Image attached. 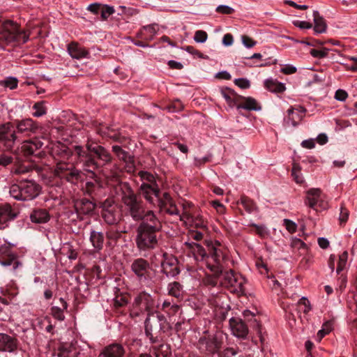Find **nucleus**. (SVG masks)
<instances>
[{
  "instance_id": "864d4df0",
  "label": "nucleus",
  "mask_w": 357,
  "mask_h": 357,
  "mask_svg": "<svg viewBox=\"0 0 357 357\" xmlns=\"http://www.w3.org/2000/svg\"><path fill=\"white\" fill-rule=\"evenodd\" d=\"M310 54L314 57V58H324L328 54V50L324 49V50H316V49H312L310 52Z\"/></svg>"
},
{
  "instance_id": "ea45409f",
  "label": "nucleus",
  "mask_w": 357,
  "mask_h": 357,
  "mask_svg": "<svg viewBox=\"0 0 357 357\" xmlns=\"http://www.w3.org/2000/svg\"><path fill=\"white\" fill-rule=\"evenodd\" d=\"M298 310L301 312H308L312 310L310 301L305 297H302L297 303Z\"/></svg>"
},
{
  "instance_id": "0e129e2a",
  "label": "nucleus",
  "mask_w": 357,
  "mask_h": 357,
  "mask_svg": "<svg viewBox=\"0 0 357 357\" xmlns=\"http://www.w3.org/2000/svg\"><path fill=\"white\" fill-rule=\"evenodd\" d=\"M188 236L190 239L199 241L203 238L204 235L202 231L191 230L189 231Z\"/></svg>"
},
{
  "instance_id": "5fc2aeb1",
  "label": "nucleus",
  "mask_w": 357,
  "mask_h": 357,
  "mask_svg": "<svg viewBox=\"0 0 357 357\" xmlns=\"http://www.w3.org/2000/svg\"><path fill=\"white\" fill-rule=\"evenodd\" d=\"M234 83L241 89H248L250 86V81L245 78L236 79Z\"/></svg>"
},
{
  "instance_id": "7ed1b4c3",
  "label": "nucleus",
  "mask_w": 357,
  "mask_h": 357,
  "mask_svg": "<svg viewBox=\"0 0 357 357\" xmlns=\"http://www.w3.org/2000/svg\"><path fill=\"white\" fill-rule=\"evenodd\" d=\"M74 153L77 156L78 161L82 163L84 170L91 173H94L101 167V165L96 161L93 154L102 161L103 165L112 160L111 154L103 146L93 142H87L86 150L82 146H75Z\"/></svg>"
},
{
  "instance_id": "79ce46f5",
  "label": "nucleus",
  "mask_w": 357,
  "mask_h": 357,
  "mask_svg": "<svg viewBox=\"0 0 357 357\" xmlns=\"http://www.w3.org/2000/svg\"><path fill=\"white\" fill-rule=\"evenodd\" d=\"M33 109H35V112L33 113V116L35 117H40L46 114L47 109L45 106V102L40 101L34 104Z\"/></svg>"
},
{
  "instance_id": "a19ab883",
  "label": "nucleus",
  "mask_w": 357,
  "mask_h": 357,
  "mask_svg": "<svg viewBox=\"0 0 357 357\" xmlns=\"http://www.w3.org/2000/svg\"><path fill=\"white\" fill-rule=\"evenodd\" d=\"M18 80L13 77H8L4 80H0V86L8 88L11 90L17 87Z\"/></svg>"
},
{
  "instance_id": "473e14b6",
  "label": "nucleus",
  "mask_w": 357,
  "mask_h": 357,
  "mask_svg": "<svg viewBox=\"0 0 357 357\" xmlns=\"http://www.w3.org/2000/svg\"><path fill=\"white\" fill-rule=\"evenodd\" d=\"M265 87L273 93H282L285 91V85L274 79H268L264 82Z\"/></svg>"
},
{
  "instance_id": "4c0bfd02",
  "label": "nucleus",
  "mask_w": 357,
  "mask_h": 357,
  "mask_svg": "<svg viewBox=\"0 0 357 357\" xmlns=\"http://www.w3.org/2000/svg\"><path fill=\"white\" fill-rule=\"evenodd\" d=\"M291 176L294 178V180L297 183H303L304 181L303 176L301 174V167L297 163H294L292 169H291Z\"/></svg>"
},
{
  "instance_id": "b1692460",
  "label": "nucleus",
  "mask_w": 357,
  "mask_h": 357,
  "mask_svg": "<svg viewBox=\"0 0 357 357\" xmlns=\"http://www.w3.org/2000/svg\"><path fill=\"white\" fill-rule=\"evenodd\" d=\"M125 350L122 345L114 343L112 344L102 350L100 353V357H122Z\"/></svg>"
},
{
  "instance_id": "680f3d73",
  "label": "nucleus",
  "mask_w": 357,
  "mask_h": 357,
  "mask_svg": "<svg viewBox=\"0 0 357 357\" xmlns=\"http://www.w3.org/2000/svg\"><path fill=\"white\" fill-rule=\"evenodd\" d=\"M125 169L128 173L134 172L135 169V162L133 157L130 158V160H126L125 162Z\"/></svg>"
},
{
  "instance_id": "37998d69",
  "label": "nucleus",
  "mask_w": 357,
  "mask_h": 357,
  "mask_svg": "<svg viewBox=\"0 0 357 357\" xmlns=\"http://www.w3.org/2000/svg\"><path fill=\"white\" fill-rule=\"evenodd\" d=\"M114 12L115 10L113 6L102 4L100 10V17L102 20H107L110 15L114 13Z\"/></svg>"
},
{
  "instance_id": "e433bc0d",
  "label": "nucleus",
  "mask_w": 357,
  "mask_h": 357,
  "mask_svg": "<svg viewBox=\"0 0 357 357\" xmlns=\"http://www.w3.org/2000/svg\"><path fill=\"white\" fill-rule=\"evenodd\" d=\"M112 151L116 154L118 158L125 162L126 160H129L131 156L128 152L123 150L120 146L114 145L112 146Z\"/></svg>"
},
{
  "instance_id": "9b49d317",
  "label": "nucleus",
  "mask_w": 357,
  "mask_h": 357,
  "mask_svg": "<svg viewBox=\"0 0 357 357\" xmlns=\"http://www.w3.org/2000/svg\"><path fill=\"white\" fill-rule=\"evenodd\" d=\"M161 267L162 273L167 277H175L180 272L177 259L166 252L162 254Z\"/></svg>"
},
{
  "instance_id": "09e8293b",
  "label": "nucleus",
  "mask_w": 357,
  "mask_h": 357,
  "mask_svg": "<svg viewBox=\"0 0 357 357\" xmlns=\"http://www.w3.org/2000/svg\"><path fill=\"white\" fill-rule=\"evenodd\" d=\"M213 275H208L206 277V278L204 280V282L206 285H210L212 287H215L218 283V277L222 273L215 274V273H213Z\"/></svg>"
},
{
  "instance_id": "49530a36",
  "label": "nucleus",
  "mask_w": 357,
  "mask_h": 357,
  "mask_svg": "<svg viewBox=\"0 0 357 357\" xmlns=\"http://www.w3.org/2000/svg\"><path fill=\"white\" fill-rule=\"evenodd\" d=\"M348 259V252L347 251L343 252L339 257L338 264L336 272L339 274L346 266Z\"/></svg>"
},
{
  "instance_id": "a18cd8bd",
  "label": "nucleus",
  "mask_w": 357,
  "mask_h": 357,
  "mask_svg": "<svg viewBox=\"0 0 357 357\" xmlns=\"http://www.w3.org/2000/svg\"><path fill=\"white\" fill-rule=\"evenodd\" d=\"M139 176L142 183L156 184L155 177L153 174L148 172L141 171L139 172Z\"/></svg>"
},
{
  "instance_id": "0eeeda50",
  "label": "nucleus",
  "mask_w": 357,
  "mask_h": 357,
  "mask_svg": "<svg viewBox=\"0 0 357 357\" xmlns=\"http://www.w3.org/2000/svg\"><path fill=\"white\" fill-rule=\"evenodd\" d=\"M224 344V336L220 332L214 333L206 331L200 337L197 347L200 351L206 356H213L217 354L222 348Z\"/></svg>"
},
{
  "instance_id": "ddd939ff",
  "label": "nucleus",
  "mask_w": 357,
  "mask_h": 357,
  "mask_svg": "<svg viewBox=\"0 0 357 357\" xmlns=\"http://www.w3.org/2000/svg\"><path fill=\"white\" fill-rule=\"evenodd\" d=\"M0 264L3 266L13 265V271L22 266V263L17 259L16 255L12 252L10 248L6 245L0 247Z\"/></svg>"
},
{
  "instance_id": "6e6d98bb",
  "label": "nucleus",
  "mask_w": 357,
  "mask_h": 357,
  "mask_svg": "<svg viewBox=\"0 0 357 357\" xmlns=\"http://www.w3.org/2000/svg\"><path fill=\"white\" fill-rule=\"evenodd\" d=\"M102 5L100 3H93L88 6L87 10L93 14L98 15L100 13Z\"/></svg>"
},
{
  "instance_id": "8fccbe9b",
  "label": "nucleus",
  "mask_w": 357,
  "mask_h": 357,
  "mask_svg": "<svg viewBox=\"0 0 357 357\" xmlns=\"http://www.w3.org/2000/svg\"><path fill=\"white\" fill-rule=\"evenodd\" d=\"M208 38V34L206 31L202 30H198L195 31L194 36V40L197 43H203L206 41Z\"/></svg>"
},
{
  "instance_id": "de8ad7c7",
  "label": "nucleus",
  "mask_w": 357,
  "mask_h": 357,
  "mask_svg": "<svg viewBox=\"0 0 357 357\" xmlns=\"http://www.w3.org/2000/svg\"><path fill=\"white\" fill-rule=\"evenodd\" d=\"M333 320H328L326 321L322 327V329L318 332V335H320L321 337H324L326 334L329 333L333 329Z\"/></svg>"
},
{
  "instance_id": "f704fd0d",
  "label": "nucleus",
  "mask_w": 357,
  "mask_h": 357,
  "mask_svg": "<svg viewBox=\"0 0 357 357\" xmlns=\"http://www.w3.org/2000/svg\"><path fill=\"white\" fill-rule=\"evenodd\" d=\"M239 202L242 204L245 210L249 213L258 211V207L256 203L248 197L242 196Z\"/></svg>"
},
{
  "instance_id": "9d476101",
  "label": "nucleus",
  "mask_w": 357,
  "mask_h": 357,
  "mask_svg": "<svg viewBox=\"0 0 357 357\" xmlns=\"http://www.w3.org/2000/svg\"><path fill=\"white\" fill-rule=\"evenodd\" d=\"M17 139L14 123L8 122L0 125V147L11 150Z\"/></svg>"
},
{
  "instance_id": "6e6552de",
  "label": "nucleus",
  "mask_w": 357,
  "mask_h": 357,
  "mask_svg": "<svg viewBox=\"0 0 357 357\" xmlns=\"http://www.w3.org/2000/svg\"><path fill=\"white\" fill-rule=\"evenodd\" d=\"M222 278L220 283L222 286L227 288L230 291L243 294L245 293V284L246 280L240 274L235 273L232 270L222 273Z\"/></svg>"
},
{
  "instance_id": "f8f14e48",
  "label": "nucleus",
  "mask_w": 357,
  "mask_h": 357,
  "mask_svg": "<svg viewBox=\"0 0 357 357\" xmlns=\"http://www.w3.org/2000/svg\"><path fill=\"white\" fill-rule=\"evenodd\" d=\"M55 175L61 178H64L69 182H73L77 180L79 177V171L74 168L73 165H70L65 162H59L57 164L55 170Z\"/></svg>"
},
{
  "instance_id": "c85d7f7f",
  "label": "nucleus",
  "mask_w": 357,
  "mask_h": 357,
  "mask_svg": "<svg viewBox=\"0 0 357 357\" xmlns=\"http://www.w3.org/2000/svg\"><path fill=\"white\" fill-rule=\"evenodd\" d=\"M321 197V190L319 188H312L307 192L305 203L309 207L315 209V206Z\"/></svg>"
},
{
  "instance_id": "69168bd1",
  "label": "nucleus",
  "mask_w": 357,
  "mask_h": 357,
  "mask_svg": "<svg viewBox=\"0 0 357 357\" xmlns=\"http://www.w3.org/2000/svg\"><path fill=\"white\" fill-rule=\"evenodd\" d=\"M284 225L286 227V229L289 232L294 233V232L296 231V228H297V225H296L295 222H294L293 221H291L290 220L284 219Z\"/></svg>"
},
{
  "instance_id": "1a4fd4ad",
  "label": "nucleus",
  "mask_w": 357,
  "mask_h": 357,
  "mask_svg": "<svg viewBox=\"0 0 357 357\" xmlns=\"http://www.w3.org/2000/svg\"><path fill=\"white\" fill-rule=\"evenodd\" d=\"M102 217L110 225L118 224L121 219V211L112 198L106 199L102 204Z\"/></svg>"
},
{
  "instance_id": "aec40b11",
  "label": "nucleus",
  "mask_w": 357,
  "mask_h": 357,
  "mask_svg": "<svg viewBox=\"0 0 357 357\" xmlns=\"http://www.w3.org/2000/svg\"><path fill=\"white\" fill-rule=\"evenodd\" d=\"M135 304L139 306L140 310L153 312V301L151 296L146 293L143 292L139 294L135 299Z\"/></svg>"
},
{
  "instance_id": "20e7f679",
  "label": "nucleus",
  "mask_w": 357,
  "mask_h": 357,
  "mask_svg": "<svg viewBox=\"0 0 357 357\" xmlns=\"http://www.w3.org/2000/svg\"><path fill=\"white\" fill-rule=\"evenodd\" d=\"M29 32L20 29V26L11 20L0 22V43L12 47L26 43Z\"/></svg>"
},
{
  "instance_id": "58836bf2",
  "label": "nucleus",
  "mask_w": 357,
  "mask_h": 357,
  "mask_svg": "<svg viewBox=\"0 0 357 357\" xmlns=\"http://www.w3.org/2000/svg\"><path fill=\"white\" fill-rule=\"evenodd\" d=\"M121 236V231L116 229L110 228L106 231V237L108 240V244H111L112 242L116 243L120 238Z\"/></svg>"
},
{
  "instance_id": "a211bd4d",
  "label": "nucleus",
  "mask_w": 357,
  "mask_h": 357,
  "mask_svg": "<svg viewBox=\"0 0 357 357\" xmlns=\"http://www.w3.org/2000/svg\"><path fill=\"white\" fill-rule=\"evenodd\" d=\"M14 126L19 133L26 135L35 133L38 129L37 123L31 119L15 121Z\"/></svg>"
},
{
  "instance_id": "bf43d9fd",
  "label": "nucleus",
  "mask_w": 357,
  "mask_h": 357,
  "mask_svg": "<svg viewBox=\"0 0 357 357\" xmlns=\"http://www.w3.org/2000/svg\"><path fill=\"white\" fill-rule=\"evenodd\" d=\"M216 11L222 14H231L234 12V9L225 5H220L216 8Z\"/></svg>"
},
{
  "instance_id": "c9c22d12",
  "label": "nucleus",
  "mask_w": 357,
  "mask_h": 357,
  "mask_svg": "<svg viewBox=\"0 0 357 357\" xmlns=\"http://www.w3.org/2000/svg\"><path fill=\"white\" fill-rule=\"evenodd\" d=\"M168 293L175 298H180L183 295V289L180 283L174 282L168 285Z\"/></svg>"
},
{
  "instance_id": "f3484780",
  "label": "nucleus",
  "mask_w": 357,
  "mask_h": 357,
  "mask_svg": "<svg viewBox=\"0 0 357 357\" xmlns=\"http://www.w3.org/2000/svg\"><path fill=\"white\" fill-rule=\"evenodd\" d=\"M18 215V212L13 210L10 205L0 206V229L6 227L7 222L13 220Z\"/></svg>"
},
{
  "instance_id": "6ab92c4d",
  "label": "nucleus",
  "mask_w": 357,
  "mask_h": 357,
  "mask_svg": "<svg viewBox=\"0 0 357 357\" xmlns=\"http://www.w3.org/2000/svg\"><path fill=\"white\" fill-rule=\"evenodd\" d=\"M74 206L78 214L91 215L96 208V204L86 198L77 199L74 202Z\"/></svg>"
},
{
  "instance_id": "cd10ccee",
  "label": "nucleus",
  "mask_w": 357,
  "mask_h": 357,
  "mask_svg": "<svg viewBox=\"0 0 357 357\" xmlns=\"http://www.w3.org/2000/svg\"><path fill=\"white\" fill-rule=\"evenodd\" d=\"M243 101L236 105L238 110L241 109L248 111H259L261 109L257 101L252 97H243Z\"/></svg>"
},
{
  "instance_id": "338daca9",
  "label": "nucleus",
  "mask_w": 357,
  "mask_h": 357,
  "mask_svg": "<svg viewBox=\"0 0 357 357\" xmlns=\"http://www.w3.org/2000/svg\"><path fill=\"white\" fill-rule=\"evenodd\" d=\"M347 93L342 89L337 90L335 94V98L339 101H344L347 98Z\"/></svg>"
},
{
  "instance_id": "e2e57ef3",
  "label": "nucleus",
  "mask_w": 357,
  "mask_h": 357,
  "mask_svg": "<svg viewBox=\"0 0 357 357\" xmlns=\"http://www.w3.org/2000/svg\"><path fill=\"white\" fill-rule=\"evenodd\" d=\"M144 30L145 31V32H147L149 34V36L144 38V40H152L153 38V36L155 35V33L156 32L154 26L148 25V26H144Z\"/></svg>"
},
{
  "instance_id": "052dcab7",
  "label": "nucleus",
  "mask_w": 357,
  "mask_h": 357,
  "mask_svg": "<svg viewBox=\"0 0 357 357\" xmlns=\"http://www.w3.org/2000/svg\"><path fill=\"white\" fill-rule=\"evenodd\" d=\"M183 105L179 100H176V102L172 103L171 105L167 106L166 109L169 112H176L182 109Z\"/></svg>"
},
{
  "instance_id": "3c124183",
  "label": "nucleus",
  "mask_w": 357,
  "mask_h": 357,
  "mask_svg": "<svg viewBox=\"0 0 357 357\" xmlns=\"http://www.w3.org/2000/svg\"><path fill=\"white\" fill-rule=\"evenodd\" d=\"M236 354L237 351L234 349L227 347L223 351L220 350L217 355L218 357H233L236 356Z\"/></svg>"
},
{
  "instance_id": "4468645a",
  "label": "nucleus",
  "mask_w": 357,
  "mask_h": 357,
  "mask_svg": "<svg viewBox=\"0 0 357 357\" xmlns=\"http://www.w3.org/2000/svg\"><path fill=\"white\" fill-rule=\"evenodd\" d=\"M229 326L232 334L236 337L242 340H246L249 333L248 325L241 319L231 318L229 319Z\"/></svg>"
},
{
  "instance_id": "5701e85b",
  "label": "nucleus",
  "mask_w": 357,
  "mask_h": 357,
  "mask_svg": "<svg viewBox=\"0 0 357 357\" xmlns=\"http://www.w3.org/2000/svg\"><path fill=\"white\" fill-rule=\"evenodd\" d=\"M186 246L190 249L194 258L196 261H205L206 264V257L208 256V254L206 253V251L205 249L199 244L197 243H188L186 242L185 243Z\"/></svg>"
},
{
  "instance_id": "4be33fe9",
  "label": "nucleus",
  "mask_w": 357,
  "mask_h": 357,
  "mask_svg": "<svg viewBox=\"0 0 357 357\" xmlns=\"http://www.w3.org/2000/svg\"><path fill=\"white\" fill-rule=\"evenodd\" d=\"M149 264L146 259L143 258H138L135 259L131 264V270L139 278L144 277L149 272Z\"/></svg>"
},
{
  "instance_id": "f03ea898",
  "label": "nucleus",
  "mask_w": 357,
  "mask_h": 357,
  "mask_svg": "<svg viewBox=\"0 0 357 357\" xmlns=\"http://www.w3.org/2000/svg\"><path fill=\"white\" fill-rule=\"evenodd\" d=\"M118 188L121 191V202L126 215L136 222H143L149 215H155L152 210L146 208L141 196L135 194L128 183H119Z\"/></svg>"
},
{
  "instance_id": "393cba45",
  "label": "nucleus",
  "mask_w": 357,
  "mask_h": 357,
  "mask_svg": "<svg viewBox=\"0 0 357 357\" xmlns=\"http://www.w3.org/2000/svg\"><path fill=\"white\" fill-rule=\"evenodd\" d=\"M43 145V143L38 139L26 141L22 145V151L25 156H30L35 154Z\"/></svg>"
},
{
  "instance_id": "13d9d810",
  "label": "nucleus",
  "mask_w": 357,
  "mask_h": 357,
  "mask_svg": "<svg viewBox=\"0 0 357 357\" xmlns=\"http://www.w3.org/2000/svg\"><path fill=\"white\" fill-rule=\"evenodd\" d=\"M241 40L243 44L248 48H251L257 44L255 40L248 36H242Z\"/></svg>"
},
{
  "instance_id": "bb28decb",
  "label": "nucleus",
  "mask_w": 357,
  "mask_h": 357,
  "mask_svg": "<svg viewBox=\"0 0 357 357\" xmlns=\"http://www.w3.org/2000/svg\"><path fill=\"white\" fill-rule=\"evenodd\" d=\"M30 219L32 222L43 224L47 222L50 220V215L46 209L37 208L31 213Z\"/></svg>"
},
{
  "instance_id": "2eb2a0df",
  "label": "nucleus",
  "mask_w": 357,
  "mask_h": 357,
  "mask_svg": "<svg viewBox=\"0 0 357 357\" xmlns=\"http://www.w3.org/2000/svg\"><path fill=\"white\" fill-rule=\"evenodd\" d=\"M18 344L15 337L0 333V352H15L17 349Z\"/></svg>"
},
{
  "instance_id": "603ef678",
  "label": "nucleus",
  "mask_w": 357,
  "mask_h": 357,
  "mask_svg": "<svg viewBox=\"0 0 357 357\" xmlns=\"http://www.w3.org/2000/svg\"><path fill=\"white\" fill-rule=\"evenodd\" d=\"M13 158L11 155L7 153L0 154V165L6 167L13 162Z\"/></svg>"
},
{
  "instance_id": "774afa93",
  "label": "nucleus",
  "mask_w": 357,
  "mask_h": 357,
  "mask_svg": "<svg viewBox=\"0 0 357 357\" xmlns=\"http://www.w3.org/2000/svg\"><path fill=\"white\" fill-rule=\"evenodd\" d=\"M127 304V300L122 296H116L114 300V305L116 307H122Z\"/></svg>"
},
{
  "instance_id": "7c9ffc66",
  "label": "nucleus",
  "mask_w": 357,
  "mask_h": 357,
  "mask_svg": "<svg viewBox=\"0 0 357 357\" xmlns=\"http://www.w3.org/2000/svg\"><path fill=\"white\" fill-rule=\"evenodd\" d=\"M89 239L92 246L96 251H100L103 248L104 235L102 232L91 230Z\"/></svg>"
},
{
  "instance_id": "f257e3e1",
  "label": "nucleus",
  "mask_w": 357,
  "mask_h": 357,
  "mask_svg": "<svg viewBox=\"0 0 357 357\" xmlns=\"http://www.w3.org/2000/svg\"><path fill=\"white\" fill-rule=\"evenodd\" d=\"M162 229V224L156 215H149L140 222L136 229L135 243L141 251L155 249L158 245V234Z\"/></svg>"
},
{
  "instance_id": "dca6fc26",
  "label": "nucleus",
  "mask_w": 357,
  "mask_h": 357,
  "mask_svg": "<svg viewBox=\"0 0 357 357\" xmlns=\"http://www.w3.org/2000/svg\"><path fill=\"white\" fill-rule=\"evenodd\" d=\"M159 206L162 211L169 215H181L172 198L167 192H165L161 199H158Z\"/></svg>"
},
{
  "instance_id": "412c9836",
  "label": "nucleus",
  "mask_w": 357,
  "mask_h": 357,
  "mask_svg": "<svg viewBox=\"0 0 357 357\" xmlns=\"http://www.w3.org/2000/svg\"><path fill=\"white\" fill-rule=\"evenodd\" d=\"M144 197L150 203H154V198H158L159 190L156 184L142 183L139 188ZM158 200V199H157Z\"/></svg>"
},
{
  "instance_id": "2f4dec72",
  "label": "nucleus",
  "mask_w": 357,
  "mask_h": 357,
  "mask_svg": "<svg viewBox=\"0 0 357 357\" xmlns=\"http://www.w3.org/2000/svg\"><path fill=\"white\" fill-rule=\"evenodd\" d=\"M314 17V31L317 33H322L326 32L327 25L324 19L319 15V12L314 10L313 12Z\"/></svg>"
},
{
  "instance_id": "423d86ee",
  "label": "nucleus",
  "mask_w": 357,
  "mask_h": 357,
  "mask_svg": "<svg viewBox=\"0 0 357 357\" xmlns=\"http://www.w3.org/2000/svg\"><path fill=\"white\" fill-rule=\"evenodd\" d=\"M41 188L33 181H22L17 184H13L10 188V195L14 199L20 201H30L36 198Z\"/></svg>"
},
{
  "instance_id": "72a5a7b5",
  "label": "nucleus",
  "mask_w": 357,
  "mask_h": 357,
  "mask_svg": "<svg viewBox=\"0 0 357 357\" xmlns=\"http://www.w3.org/2000/svg\"><path fill=\"white\" fill-rule=\"evenodd\" d=\"M152 349L155 357H168L172 354L170 346L167 344L153 346Z\"/></svg>"
},
{
  "instance_id": "c03bdc74",
  "label": "nucleus",
  "mask_w": 357,
  "mask_h": 357,
  "mask_svg": "<svg viewBox=\"0 0 357 357\" xmlns=\"http://www.w3.org/2000/svg\"><path fill=\"white\" fill-rule=\"evenodd\" d=\"M79 352L77 349L70 347L69 349H61L58 355V357H78Z\"/></svg>"
},
{
  "instance_id": "c756f323",
  "label": "nucleus",
  "mask_w": 357,
  "mask_h": 357,
  "mask_svg": "<svg viewBox=\"0 0 357 357\" xmlns=\"http://www.w3.org/2000/svg\"><path fill=\"white\" fill-rule=\"evenodd\" d=\"M186 219L188 222H191L193 226L196 228L206 229L207 225L206 222L204 220L202 217L199 215H190L187 213H183L182 215L180 216V220H183Z\"/></svg>"
},
{
  "instance_id": "39448f33",
  "label": "nucleus",
  "mask_w": 357,
  "mask_h": 357,
  "mask_svg": "<svg viewBox=\"0 0 357 357\" xmlns=\"http://www.w3.org/2000/svg\"><path fill=\"white\" fill-rule=\"evenodd\" d=\"M208 256L206 257V266L215 274L222 273L224 265L227 259V251L219 242L208 243L207 244Z\"/></svg>"
},
{
  "instance_id": "a878e982",
  "label": "nucleus",
  "mask_w": 357,
  "mask_h": 357,
  "mask_svg": "<svg viewBox=\"0 0 357 357\" xmlns=\"http://www.w3.org/2000/svg\"><path fill=\"white\" fill-rule=\"evenodd\" d=\"M68 52L72 58L80 59L88 57L89 51L77 43H71L68 45Z\"/></svg>"
},
{
  "instance_id": "4d7b16f0",
  "label": "nucleus",
  "mask_w": 357,
  "mask_h": 357,
  "mask_svg": "<svg viewBox=\"0 0 357 357\" xmlns=\"http://www.w3.org/2000/svg\"><path fill=\"white\" fill-rule=\"evenodd\" d=\"M280 71L284 75H291L296 73L297 68L294 66L286 64L282 67Z\"/></svg>"
}]
</instances>
